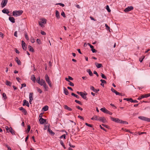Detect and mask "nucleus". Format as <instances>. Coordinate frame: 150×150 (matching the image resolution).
<instances>
[{"mask_svg":"<svg viewBox=\"0 0 150 150\" xmlns=\"http://www.w3.org/2000/svg\"><path fill=\"white\" fill-rule=\"evenodd\" d=\"M23 13L22 10L15 11L13 12V15L15 16H17L21 15Z\"/></svg>","mask_w":150,"mask_h":150,"instance_id":"nucleus-1","label":"nucleus"},{"mask_svg":"<svg viewBox=\"0 0 150 150\" xmlns=\"http://www.w3.org/2000/svg\"><path fill=\"white\" fill-rule=\"evenodd\" d=\"M45 78L46 81L48 83L50 87H52V85L51 81H50L49 77L47 74H46L45 76Z\"/></svg>","mask_w":150,"mask_h":150,"instance_id":"nucleus-2","label":"nucleus"},{"mask_svg":"<svg viewBox=\"0 0 150 150\" xmlns=\"http://www.w3.org/2000/svg\"><path fill=\"white\" fill-rule=\"evenodd\" d=\"M110 118L112 120L117 123H120L121 122L122 120H120L118 118H115L111 117Z\"/></svg>","mask_w":150,"mask_h":150,"instance_id":"nucleus-3","label":"nucleus"},{"mask_svg":"<svg viewBox=\"0 0 150 150\" xmlns=\"http://www.w3.org/2000/svg\"><path fill=\"white\" fill-rule=\"evenodd\" d=\"M123 100L128 101H129L132 103H137L138 102V101L136 100H133L132 98H124Z\"/></svg>","mask_w":150,"mask_h":150,"instance_id":"nucleus-4","label":"nucleus"},{"mask_svg":"<svg viewBox=\"0 0 150 150\" xmlns=\"http://www.w3.org/2000/svg\"><path fill=\"white\" fill-rule=\"evenodd\" d=\"M133 7L132 6H128L127 8H125L124 10V11L125 12H127L133 9Z\"/></svg>","mask_w":150,"mask_h":150,"instance_id":"nucleus-5","label":"nucleus"},{"mask_svg":"<svg viewBox=\"0 0 150 150\" xmlns=\"http://www.w3.org/2000/svg\"><path fill=\"white\" fill-rule=\"evenodd\" d=\"M8 2V0H3L1 4V7L4 8V7Z\"/></svg>","mask_w":150,"mask_h":150,"instance_id":"nucleus-6","label":"nucleus"},{"mask_svg":"<svg viewBox=\"0 0 150 150\" xmlns=\"http://www.w3.org/2000/svg\"><path fill=\"white\" fill-rule=\"evenodd\" d=\"M138 118L143 121H146L147 122L148 120V118L142 116H139L138 117Z\"/></svg>","mask_w":150,"mask_h":150,"instance_id":"nucleus-7","label":"nucleus"},{"mask_svg":"<svg viewBox=\"0 0 150 150\" xmlns=\"http://www.w3.org/2000/svg\"><path fill=\"white\" fill-rule=\"evenodd\" d=\"M33 93H30L29 95V103L30 104H32L31 102L33 100Z\"/></svg>","mask_w":150,"mask_h":150,"instance_id":"nucleus-8","label":"nucleus"},{"mask_svg":"<svg viewBox=\"0 0 150 150\" xmlns=\"http://www.w3.org/2000/svg\"><path fill=\"white\" fill-rule=\"evenodd\" d=\"M19 109L20 110L22 111L25 115H26L27 114V112L26 110L22 107L19 108Z\"/></svg>","mask_w":150,"mask_h":150,"instance_id":"nucleus-9","label":"nucleus"},{"mask_svg":"<svg viewBox=\"0 0 150 150\" xmlns=\"http://www.w3.org/2000/svg\"><path fill=\"white\" fill-rule=\"evenodd\" d=\"M100 121L102 122L103 123H105L107 122V121L105 119V118L104 117H100V118H99V120Z\"/></svg>","mask_w":150,"mask_h":150,"instance_id":"nucleus-10","label":"nucleus"},{"mask_svg":"<svg viewBox=\"0 0 150 150\" xmlns=\"http://www.w3.org/2000/svg\"><path fill=\"white\" fill-rule=\"evenodd\" d=\"M90 89L91 90H92L95 93H97L99 91V89H95L94 87L93 86H90Z\"/></svg>","mask_w":150,"mask_h":150,"instance_id":"nucleus-11","label":"nucleus"},{"mask_svg":"<svg viewBox=\"0 0 150 150\" xmlns=\"http://www.w3.org/2000/svg\"><path fill=\"white\" fill-rule=\"evenodd\" d=\"M39 121L40 124H43L44 123L46 122V120L45 119H44L43 118L41 117L39 119Z\"/></svg>","mask_w":150,"mask_h":150,"instance_id":"nucleus-12","label":"nucleus"},{"mask_svg":"<svg viewBox=\"0 0 150 150\" xmlns=\"http://www.w3.org/2000/svg\"><path fill=\"white\" fill-rule=\"evenodd\" d=\"M25 105H26L28 107L29 106V104L28 102L26 100H24L23 101V105L24 106Z\"/></svg>","mask_w":150,"mask_h":150,"instance_id":"nucleus-13","label":"nucleus"},{"mask_svg":"<svg viewBox=\"0 0 150 150\" xmlns=\"http://www.w3.org/2000/svg\"><path fill=\"white\" fill-rule=\"evenodd\" d=\"M148 96L147 94H145L144 95H143L139 97L137 99L138 100H140L142 98H146L148 97Z\"/></svg>","mask_w":150,"mask_h":150,"instance_id":"nucleus-14","label":"nucleus"},{"mask_svg":"<svg viewBox=\"0 0 150 150\" xmlns=\"http://www.w3.org/2000/svg\"><path fill=\"white\" fill-rule=\"evenodd\" d=\"M87 94V93H84L82 92V93L81 94L80 96H81L84 99H86L87 97L86 96Z\"/></svg>","mask_w":150,"mask_h":150,"instance_id":"nucleus-15","label":"nucleus"},{"mask_svg":"<svg viewBox=\"0 0 150 150\" xmlns=\"http://www.w3.org/2000/svg\"><path fill=\"white\" fill-rule=\"evenodd\" d=\"M2 12L4 13L8 14L9 13V11L8 9L4 8L2 11Z\"/></svg>","mask_w":150,"mask_h":150,"instance_id":"nucleus-16","label":"nucleus"},{"mask_svg":"<svg viewBox=\"0 0 150 150\" xmlns=\"http://www.w3.org/2000/svg\"><path fill=\"white\" fill-rule=\"evenodd\" d=\"M15 60L18 65H21V62L20 60L18 59V57H16Z\"/></svg>","mask_w":150,"mask_h":150,"instance_id":"nucleus-17","label":"nucleus"},{"mask_svg":"<svg viewBox=\"0 0 150 150\" xmlns=\"http://www.w3.org/2000/svg\"><path fill=\"white\" fill-rule=\"evenodd\" d=\"M9 20L12 23H14L15 22V20L14 18L12 17H10L9 18Z\"/></svg>","mask_w":150,"mask_h":150,"instance_id":"nucleus-18","label":"nucleus"},{"mask_svg":"<svg viewBox=\"0 0 150 150\" xmlns=\"http://www.w3.org/2000/svg\"><path fill=\"white\" fill-rule=\"evenodd\" d=\"M8 132H10L13 135L15 134V131L11 127L9 128V130Z\"/></svg>","mask_w":150,"mask_h":150,"instance_id":"nucleus-19","label":"nucleus"},{"mask_svg":"<svg viewBox=\"0 0 150 150\" xmlns=\"http://www.w3.org/2000/svg\"><path fill=\"white\" fill-rule=\"evenodd\" d=\"M86 71L90 75V76H93V74L90 69H87Z\"/></svg>","mask_w":150,"mask_h":150,"instance_id":"nucleus-20","label":"nucleus"},{"mask_svg":"<svg viewBox=\"0 0 150 150\" xmlns=\"http://www.w3.org/2000/svg\"><path fill=\"white\" fill-rule=\"evenodd\" d=\"M42 86H43L44 88H45V91H48V87L47 86L46 83L43 85Z\"/></svg>","mask_w":150,"mask_h":150,"instance_id":"nucleus-21","label":"nucleus"},{"mask_svg":"<svg viewBox=\"0 0 150 150\" xmlns=\"http://www.w3.org/2000/svg\"><path fill=\"white\" fill-rule=\"evenodd\" d=\"M46 83L45 81L43 79H42L41 80L40 82V83H39V84L41 85L42 86L44 84Z\"/></svg>","mask_w":150,"mask_h":150,"instance_id":"nucleus-22","label":"nucleus"},{"mask_svg":"<svg viewBox=\"0 0 150 150\" xmlns=\"http://www.w3.org/2000/svg\"><path fill=\"white\" fill-rule=\"evenodd\" d=\"M63 89L64 93L66 95H68L69 94V92L68 90L64 87Z\"/></svg>","mask_w":150,"mask_h":150,"instance_id":"nucleus-23","label":"nucleus"},{"mask_svg":"<svg viewBox=\"0 0 150 150\" xmlns=\"http://www.w3.org/2000/svg\"><path fill=\"white\" fill-rule=\"evenodd\" d=\"M96 66L98 68H100L102 66V65L101 64L97 63H95Z\"/></svg>","mask_w":150,"mask_h":150,"instance_id":"nucleus-24","label":"nucleus"},{"mask_svg":"<svg viewBox=\"0 0 150 150\" xmlns=\"http://www.w3.org/2000/svg\"><path fill=\"white\" fill-rule=\"evenodd\" d=\"M56 16L57 19H59L60 18V15L59 11L57 10L56 11Z\"/></svg>","mask_w":150,"mask_h":150,"instance_id":"nucleus-25","label":"nucleus"},{"mask_svg":"<svg viewBox=\"0 0 150 150\" xmlns=\"http://www.w3.org/2000/svg\"><path fill=\"white\" fill-rule=\"evenodd\" d=\"M100 81L101 82L100 85L103 86H104V83H106V81L103 79H101Z\"/></svg>","mask_w":150,"mask_h":150,"instance_id":"nucleus-26","label":"nucleus"},{"mask_svg":"<svg viewBox=\"0 0 150 150\" xmlns=\"http://www.w3.org/2000/svg\"><path fill=\"white\" fill-rule=\"evenodd\" d=\"M100 110L103 112L105 113H107V112L108 111L105 108H101L100 109Z\"/></svg>","mask_w":150,"mask_h":150,"instance_id":"nucleus-27","label":"nucleus"},{"mask_svg":"<svg viewBox=\"0 0 150 150\" xmlns=\"http://www.w3.org/2000/svg\"><path fill=\"white\" fill-rule=\"evenodd\" d=\"M48 130L49 132L51 134V135L53 136L54 134L55 133L53 132L50 129L48 128Z\"/></svg>","mask_w":150,"mask_h":150,"instance_id":"nucleus-28","label":"nucleus"},{"mask_svg":"<svg viewBox=\"0 0 150 150\" xmlns=\"http://www.w3.org/2000/svg\"><path fill=\"white\" fill-rule=\"evenodd\" d=\"M64 108L65 109L68 110H69L70 111H71L72 110V109L71 108H69V107L67 105H64Z\"/></svg>","mask_w":150,"mask_h":150,"instance_id":"nucleus-29","label":"nucleus"},{"mask_svg":"<svg viewBox=\"0 0 150 150\" xmlns=\"http://www.w3.org/2000/svg\"><path fill=\"white\" fill-rule=\"evenodd\" d=\"M48 107L47 105L45 106L42 108V109L44 110V111H45L47 110H48Z\"/></svg>","mask_w":150,"mask_h":150,"instance_id":"nucleus-30","label":"nucleus"},{"mask_svg":"<svg viewBox=\"0 0 150 150\" xmlns=\"http://www.w3.org/2000/svg\"><path fill=\"white\" fill-rule=\"evenodd\" d=\"M11 84H12V83L11 82L7 80L6 81V85H7V86H11Z\"/></svg>","mask_w":150,"mask_h":150,"instance_id":"nucleus-31","label":"nucleus"},{"mask_svg":"<svg viewBox=\"0 0 150 150\" xmlns=\"http://www.w3.org/2000/svg\"><path fill=\"white\" fill-rule=\"evenodd\" d=\"M31 79L33 81L35 82V78L34 75H32L31 76Z\"/></svg>","mask_w":150,"mask_h":150,"instance_id":"nucleus-32","label":"nucleus"},{"mask_svg":"<svg viewBox=\"0 0 150 150\" xmlns=\"http://www.w3.org/2000/svg\"><path fill=\"white\" fill-rule=\"evenodd\" d=\"M71 95L72 96H75V97H76V98L78 99L79 98V96L75 94L74 93H72Z\"/></svg>","mask_w":150,"mask_h":150,"instance_id":"nucleus-33","label":"nucleus"},{"mask_svg":"<svg viewBox=\"0 0 150 150\" xmlns=\"http://www.w3.org/2000/svg\"><path fill=\"white\" fill-rule=\"evenodd\" d=\"M22 46V47L23 50H25L26 49V45L25 44V45H23Z\"/></svg>","mask_w":150,"mask_h":150,"instance_id":"nucleus-34","label":"nucleus"},{"mask_svg":"<svg viewBox=\"0 0 150 150\" xmlns=\"http://www.w3.org/2000/svg\"><path fill=\"white\" fill-rule=\"evenodd\" d=\"M3 96V98L4 99L6 100V94L5 93H3L2 95Z\"/></svg>","mask_w":150,"mask_h":150,"instance_id":"nucleus-35","label":"nucleus"},{"mask_svg":"<svg viewBox=\"0 0 150 150\" xmlns=\"http://www.w3.org/2000/svg\"><path fill=\"white\" fill-rule=\"evenodd\" d=\"M145 57L144 56H142L139 59V61L141 62H142L143 60V59H144Z\"/></svg>","mask_w":150,"mask_h":150,"instance_id":"nucleus-36","label":"nucleus"},{"mask_svg":"<svg viewBox=\"0 0 150 150\" xmlns=\"http://www.w3.org/2000/svg\"><path fill=\"white\" fill-rule=\"evenodd\" d=\"M101 76L104 79H107V77L103 73H101Z\"/></svg>","mask_w":150,"mask_h":150,"instance_id":"nucleus-37","label":"nucleus"},{"mask_svg":"<svg viewBox=\"0 0 150 150\" xmlns=\"http://www.w3.org/2000/svg\"><path fill=\"white\" fill-rule=\"evenodd\" d=\"M94 117L95 118V120H99V118H100L97 115H95L94 116Z\"/></svg>","mask_w":150,"mask_h":150,"instance_id":"nucleus-38","label":"nucleus"},{"mask_svg":"<svg viewBox=\"0 0 150 150\" xmlns=\"http://www.w3.org/2000/svg\"><path fill=\"white\" fill-rule=\"evenodd\" d=\"M106 9L108 12H110L111 11V10L110 9L109 6L108 5H107L106 7Z\"/></svg>","mask_w":150,"mask_h":150,"instance_id":"nucleus-39","label":"nucleus"},{"mask_svg":"<svg viewBox=\"0 0 150 150\" xmlns=\"http://www.w3.org/2000/svg\"><path fill=\"white\" fill-rule=\"evenodd\" d=\"M61 15L63 16V17L64 18H65L66 16H65V13L64 12L62 11L61 13Z\"/></svg>","mask_w":150,"mask_h":150,"instance_id":"nucleus-40","label":"nucleus"},{"mask_svg":"<svg viewBox=\"0 0 150 150\" xmlns=\"http://www.w3.org/2000/svg\"><path fill=\"white\" fill-rule=\"evenodd\" d=\"M66 135L65 134L62 135L61 136L59 137L60 139H62V138H64V139H66Z\"/></svg>","mask_w":150,"mask_h":150,"instance_id":"nucleus-41","label":"nucleus"},{"mask_svg":"<svg viewBox=\"0 0 150 150\" xmlns=\"http://www.w3.org/2000/svg\"><path fill=\"white\" fill-rule=\"evenodd\" d=\"M30 129V125H28V128L27 129V132L28 133L29 132Z\"/></svg>","mask_w":150,"mask_h":150,"instance_id":"nucleus-42","label":"nucleus"},{"mask_svg":"<svg viewBox=\"0 0 150 150\" xmlns=\"http://www.w3.org/2000/svg\"><path fill=\"white\" fill-rule=\"evenodd\" d=\"M75 101L76 103H78L80 105H82V103H81V102L79 100H75Z\"/></svg>","mask_w":150,"mask_h":150,"instance_id":"nucleus-43","label":"nucleus"},{"mask_svg":"<svg viewBox=\"0 0 150 150\" xmlns=\"http://www.w3.org/2000/svg\"><path fill=\"white\" fill-rule=\"evenodd\" d=\"M37 91L40 93H41L42 92V90L39 88H37Z\"/></svg>","mask_w":150,"mask_h":150,"instance_id":"nucleus-44","label":"nucleus"},{"mask_svg":"<svg viewBox=\"0 0 150 150\" xmlns=\"http://www.w3.org/2000/svg\"><path fill=\"white\" fill-rule=\"evenodd\" d=\"M43 23H45V22H43L41 21L39 23V25H40L41 27H42L43 25Z\"/></svg>","mask_w":150,"mask_h":150,"instance_id":"nucleus-45","label":"nucleus"},{"mask_svg":"<svg viewBox=\"0 0 150 150\" xmlns=\"http://www.w3.org/2000/svg\"><path fill=\"white\" fill-rule=\"evenodd\" d=\"M69 82V85H70V86H74V84L73 83L71 82L70 81Z\"/></svg>","mask_w":150,"mask_h":150,"instance_id":"nucleus-46","label":"nucleus"},{"mask_svg":"<svg viewBox=\"0 0 150 150\" xmlns=\"http://www.w3.org/2000/svg\"><path fill=\"white\" fill-rule=\"evenodd\" d=\"M85 125L86 126H88V127H93V125H92L90 124H88V123H85Z\"/></svg>","mask_w":150,"mask_h":150,"instance_id":"nucleus-47","label":"nucleus"},{"mask_svg":"<svg viewBox=\"0 0 150 150\" xmlns=\"http://www.w3.org/2000/svg\"><path fill=\"white\" fill-rule=\"evenodd\" d=\"M25 38L27 40H28L29 39L27 33H26L25 35Z\"/></svg>","mask_w":150,"mask_h":150,"instance_id":"nucleus-48","label":"nucleus"},{"mask_svg":"<svg viewBox=\"0 0 150 150\" xmlns=\"http://www.w3.org/2000/svg\"><path fill=\"white\" fill-rule=\"evenodd\" d=\"M105 26L106 27V29L107 30H110V27L108 26L107 24H105Z\"/></svg>","mask_w":150,"mask_h":150,"instance_id":"nucleus-49","label":"nucleus"},{"mask_svg":"<svg viewBox=\"0 0 150 150\" xmlns=\"http://www.w3.org/2000/svg\"><path fill=\"white\" fill-rule=\"evenodd\" d=\"M120 123H122L124 124H128V122H127V121H123L122 120L121 122Z\"/></svg>","mask_w":150,"mask_h":150,"instance_id":"nucleus-50","label":"nucleus"},{"mask_svg":"<svg viewBox=\"0 0 150 150\" xmlns=\"http://www.w3.org/2000/svg\"><path fill=\"white\" fill-rule=\"evenodd\" d=\"M91 50L93 53L96 52H97V51L93 48H92Z\"/></svg>","mask_w":150,"mask_h":150,"instance_id":"nucleus-51","label":"nucleus"},{"mask_svg":"<svg viewBox=\"0 0 150 150\" xmlns=\"http://www.w3.org/2000/svg\"><path fill=\"white\" fill-rule=\"evenodd\" d=\"M76 107L78 109L81 110H83V109L82 108H81V107H80V106H76Z\"/></svg>","mask_w":150,"mask_h":150,"instance_id":"nucleus-52","label":"nucleus"},{"mask_svg":"<svg viewBox=\"0 0 150 150\" xmlns=\"http://www.w3.org/2000/svg\"><path fill=\"white\" fill-rule=\"evenodd\" d=\"M31 42L32 43H33L35 42V39L33 38L32 37L31 39Z\"/></svg>","mask_w":150,"mask_h":150,"instance_id":"nucleus-53","label":"nucleus"},{"mask_svg":"<svg viewBox=\"0 0 150 150\" xmlns=\"http://www.w3.org/2000/svg\"><path fill=\"white\" fill-rule=\"evenodd\" d=\"M40 78L39 77L37 79V82L39 84V83H40Z\"/></svg>","mask_w":150,"mask_h":150,"instance_id":"nucleus-54","label":"nucleus"},{"mask_svg":"<svg viewBox=\"0 0 150 150\" xmlns=\"http://www.w3.org/2000/svg\"><path fill=\"white\" fill-rule=\"evenodd\" d=\"M93 74H96L97 76H98L99 75L97 72L96 71H93Z\"/></svg>","mask_w":150,"mask_h":150,"instance_id":"nucleus-55","label":"nucleus"},{"mask_svg":"<svg viewBox=\"0 0 150 150\" xmlns=\"http://www.w3.org/2000/svg\"><path fill=\"white\" fill-rule=\"evenodd\" d=\"M41 33L42 35H45L46 34V33L44 31H41Z\"/></svg>","mask_w":150,"mask_h":150,"instance_id":"nucleus-56","label":"nucleus"},{"mask_svg":"<svg viewBox=\"0 0 150 150\" xmlns=\"http://www.w3.org/2000/svg\"><path fill=\"white\" fill-rule=\"evenodd\" d=\"M26 86V84L25 83H23L21 84V88H22L23 87H25Z\"/></svg>","mask_w":150,"mask_h":150,"instance_id":"nucleus-57","label":"nucleus"},{"mask_svg":"<svg viewBox=\"0 0 150 150\" xmlns=\"http://www.w3.org/2000/svg\"><path fill=\"white\" fill-rule=\"evenodd\" d=\"M60 142L61 145L62 146H63L64 145V144L63 141L62 140H60Z\"/></svg>","mask_w":150,"mask_h":150,"instance_id":"nucleus-58","label":"nucleus"},{"mask_svg":"<svg viewBox=\"0 0 150 150\" xmlns=\"http://www.w3.org/2000/svg\"><path fill=\"white\" fill-rule=\"evenodd\" d=\"M87 44H88V45L90 46V47L91 49L94 48V47L93 46H92L91 45L90 43H88Z\"/></svg>","mask_w":150,"mask_h":150,"instance_id":"nucleus-59","label":"nucleus"},{"mask_svg":"<svg viewBox=\"0 0 150 150\" xmlns=\"http://www.w3.org/2000/svg\"><path fill=\"white\" fill-rule=\"evenodd\" d=\"M14 36H15L16 37H18V36H17V31H15L14 32Z\"/></svg>","mask_w":150,"mask_h":150,"instance_id":"nucleus-60","label":"nucleus"},{"mask_svg":"<svg viewBox=\"0 0 150 150\" xmlns=\"http://www.w3.org/2000/svg\"><path fill=\"white\" fill-rule=\"evenodd\" d=\"M37 42L39 44H40V40L39 39H37Z\"/></svg>","mask_w":150,"mask_h":150,"instance_id":"nucleus-61","label":"nucleus"},{"mask_svg":"<svg viewBox=\"0 0 150 150\" xmlns=\"http://www.w3.org/2000/svg\"><path fill=\"white\" fill-rule=\"evenodd\" d=\"M29 50L30 51H31V52H34V49L33 48H32V47L31 48H30Z\"/></svg>","mask_w":150,"mask_h":150,"instance_id":"nucleus-62","label":"nucleus"},{"mask_svg":"<svg viewBox=\"0 0 150 150\" xmlns=\"http://www.w3.org/2000/svg\"><path fill=\"white\" fill-rule=\"evenodd\" d=\"M111 91L113 93H114L115 92V91L116 90H115L113 88H111Z\"/></svg>","mask_w":150,"mask_h":150,"instance_id":"nucleus-63","label":"nucleus"},{"mask_svg":"<svg viewBox=\"0 0 150 150\" xmlns=\"http://www.w3.org/2000/svg\"><path fill=\"white\" fill-rule=\"evenodd\" d=\"M5 128L7 132H8L9 130V128L8 127V126H6Z\"/></svg>","mask_w":150,"mask_h":150,"instance_id":"nucleus-64","label":"nucleus"}]
</instances>
